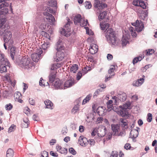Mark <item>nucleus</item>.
<instances>
[{
  "instance_id": "f704fd0d",
  "label": "nucleus",
  "mask_w": 157,
  "mask_h": 157,
  "mask_svg": "<svg viewBox=\"0 0 157 157\" xmlns=\"http://www.w3.org/2000/svg\"><path fill=\"white\" fill-rule=\"evenodd\" d=\"M51 45V43L48 41H46V42H44V43L42 45V47L44 50H45L47 48L49 47Z\"/></svg>"
},
{
  "instance_id": "dca6fc26",
  "label": "nucleus",
  "mask_w": 157,
  "mask_h": 157,
  "mask_svg": "<svg viewBox=\"0 0 157 157\" xmlns=\"http://www.w3.org/2000/svg\"><path fill=\"white\" fill-rule=\"evenodd\" d=\"M75 102L76 103V104L75 105L71 110L72 113L74 114H75L78 111H79V105L78 104L80 102L79 99H78L76 100Z\"/></svg>"
},
{
  "instance_id": "7c9ffc66",
  "label": "nucleus",
  "mask_w": 157,
  "mask_h": 157,
  "mask_svg": "<svg viewBox=\"0 0 157 157\" xmlns=\"http://www.w3.org/2000/svg\"><path fill=\"white\" fill-rule=\"evenodd\" d=\"M14 155L13 150L11 148L9 149L7 151L6 157H13Z\"/></svg>"
},
{
  "instance_id": "f3484780",
  "label": "nucleus",
  "mask_w": 157,
  "mask_h": 157,
  "mask_svg": "<svg viewBox=\"0 0 157 157\" xmlns=\"http://www.w3.org/2000/svg\"><path fill=\"white\" fill-rule=\"evenodd\" d=\"M10 66V62L7 59L4 58L3 56L0 60V66Z\"/></svg>"
},
{
  "instance_id": "72a5a7b5",
  "label": "nucleus",
  "mask_w": 157,
  "mask_h": 157,
  "mask_svg": "<svg viewBox=\"0 0 157 157\" xmlns=\"http://www.w3.org/2000/svg\"><path fill=\"white\" fill-rule=\"evenodd\" d=\"M130 102H128L124 104L122 106L121 105L119 107L121 108L124 111H125L130 106Z\"/></svg>"
},
{
  "instance_id": "13d9d810",
  "label": "nucleus",
  "mask_w": 157,
  "mask_h": 157,
  "mask_svg": "<svg viewBox=\"0 0 157 157\" xmlns=\"http://www.w3.org/2000/svg\"><path fill=\"white\" fill-rule=\"evenodd\" d=\"M155 52L154 49H149L148 50L147 52V55H152Z\"/></svg>"
},
{
  "instance_id": "0eeeda50",
  "label": "nucleus",
  "mask_w": 157,
  "mask_h": 157,
  "mask_svg": "<svg viewBox=\"0 0 157 157\" xmlns=\"http://www.w3.org/2000/svg\"><path fill=\"white\" fill-rule=\"evenodd\" d=\"M94 6L95 8L100 10L107 7V5L105 4H103L100 2V0H94Z\"/></svg>"
},
{
  "instance_id": "2f4dec72",
  "label": "nucleus",
  "mask_w": 157,
  "mask_h": 157,
  "mask_svg": "<svg viewBox=\"0 0 157 157\" xmlns=\"http://www.w3.org/2000/svg\"><path fill=\"white\" fill-rule=\"evenodd\" d=\"M133 132L135 133V134H133L132 135V137H131L132 139L136 138L138 136V130H136L135 129H134L132 130L130 133V135H131L132 132Z\"/></svg>"
},
{
  "instance_id": "9b49d317",
  "label": "nucleus",
  "mask_w": 157,
  "mask_h": 157,
  "mask_svg": "<svg viewBox=\"0 0 157 157\" xmlns=\"http://www.w3.org/2000/svg\"><path fill=\"white\" fill-rule=\"evenodd\" d=\"M43 14L45 16H46V19L52 25H54L55 19L54 16L51 14L46 12H44Z\"/></svg>"
},
{
  "instance_id": "a878e982",
  "label": "nucleus",
  "mask_w": 157,
  "mask_h": 157,
  "mask_svg": "<svg viewBox=\"0 0 157 157\" xmlns=\"http://www.w3.org/2000/svg\"><path fill=\"white\" fill-rule=\"evenodd\" d=\"M111 127L113 131L115 132V134H117L119 127L118 124H112L111 125Z\"/></svg>"
},
{
  "instance_id": "864d4df0",
  "label": "nucleus",
  "mask_w": 157,
  "mask_h": 157,
  "mask_svg": "<svg viewBox=\"0 0 157 157\" xmlns=\"http://www.w3.org/2000/svg\"><path fill=\"white\" fill-rule=\"evenodd\" d=\"M69 151L73 155H75L76 154V151L72 147H71L69 149Z\"/></svg>"
},
{
  "instance_id": "6e6d98bb",
  "label": "nucleus",
  "mask_w": 157,
  "mask_h": 157,
  "mask_svg": "<svg viewBox=\"0 0 157 157\" xmlns=\"http://www.w3.org/2000/svg\"><path fill=\"white\" fill-rule=\"evenodd\" d=\"M61 154H66L67 152V150L65 148H62L59 151Z\"/></svg>"
},
{
  "instance_id": "bb28decb",
  "label": "nucleus",
  "mask_w": 157,
  "mask_h": 157,
  "mask_svg": "<svg viewBox=\"0 0 157 157\" xmlns=\"http://www.w3.org/2000/svg\"><path fill=\"white\" fill-rule=\"evenodd\" d=\"M79 23L81 26L82 27L86 26L89 25L88 20H86L85 21V19L83 18H82Z\"/></svg>"
},
{
  "instance_id": "412c9836",
  "label": "nucleus",
  "mask_w": 157,
  "mask_h": 157,
  "mask_svg": "<svg viewBox=\"0 0 157 157\" xmlns=\"http://www.w3.org/2000/svg\"><path fill=\"white\" fill-rule=\"evenodd\" d=\"M44 103L46 105V108L49 109H53V108L52 107L53 104L49 100H46L44 101Z\"/></svg>"
},
{
  "instance_id": "79ce46f5",
  "label": "nucleus",
  "mask_w": 157,
  "mask_h": 157,
  "mask_svg": "<svg viewBox=\"0 0 157 157\" xmlns=\"http://www.w3.org/2000/svg\"><path fill=\"white\" fill-rule=\"evenodd\" d=\"M139 5L143 9H146V6L145 3L142 0L140 1L139 2Z\"/></svg>"
},
{
  "instance_id": "c9c22d12",
  "label": "nucleus",
  "mask_w": 157,
  "mask_h": 157,
  "mask_svg": "<svg viewBox=\"0 0 157 157\" xmlns=\"http://www.w3.org/2000/svg\"><path fill=\"white\" fill-rule=\"evenodd\" d=\"M92 96V95L91 94H90L87 95L86 98L83 100L82 104H85L87 102L89 101L90 100Z\"/></svg>"
},
{
  "instance_id": "c85d7f7f",
  "label": "nucleus",
  "mask_w": 157,
  "mask_h": 157,
  "mask_svg": "<svg viewBox=\"0 0 157 157\" xmlns=\"http://www.w3.org/2000/svg\"><path fill=\"white\" fill-rule=\"evenodd\" d=\"M100 26L101 29L104 30L105 29H107L109 26V24L107 23H104L101 22L100 23Z\"/></svg>"
},
{
  "instance_id": "9d476101",
  "label": "nucleus",
  "mask_w": 157,
  "mask_h": 157,
  "mask_svg": "<svg viewBox=\"0 0 157 157\" xmlns=\"http://www.w3.org/2000/svg\"><path fill=\"white\" fill-rule=\"evenodd\" d=\"M43 51L41 49L39 51L38 53H33L31 55V58L35 62H37L39 59L40 56L42 53Z\"/></svg>"
},
{
  "instance_id": "e2e57ef3",
  "label": "nucleus",
  "mask_w": 157,
  "mask_h": 157,
  "mask_svg": "<svg viewBox=\"0 0 157 157\" xmlns=\"http://www.w3.org/2000/svg\"><path fill=\"white\" fill-rule=\"evenodd\" d=\"M16 126L14 125L13 124H12L11 125L10 127L8 129V132L10 133L13 131V129H14V127H15Z\"/></svg>"
},
{
  "instance_id": "423d86ee",
  "label": "nucleus",
  "mask_w": 157,
  "mask_h": 157,
  "mask_svg": "<svg viewBox=\"0 0 157 157\" xmlns=\"http://www.w3.org/2000/svg\"><path fill=\"white\" fill-rule=\"evenodd\" d=\"M65 51H57L55 57V60L56 62H58L62 61L65 56L64 53Z\"/></svg>"
},
{
  "instance_id": "774afa93",
  "label": "nucleus",
  "mask_w": 157,
  "mask_h": 157,
  "mask_svg": "<svg viewBox=\"0 0 157 157\" xmlns=\"http://www.w3.org/2000/svg\"><path fill=\"white\" fill-rule=\"evenodd\" d=\"M107 58L108 60H110L112 59L113 58V56L111 54H108L107 55Z\"/></svg>"
},
{
  "instance_id": "393cba45",
  "label": "nucleus",
  "mask_w": 157,
  "mask_h": 157,
  "mask_svg": "<svg viewBox=\"0 0 157 157\" xmlns=\"http://www.w3.org/2000/svg\"><path fill=\"white\" fill-rule=\"evenodd\" d=\"M12 34L10 31H6L4 33V38L3 39H10L11 38Z\"/></svg>"
},
{
  "instance_id": "603ef678",
  "label": "nucleus",
  "mask_w": 157,
  "mask_h": 157,
  "mask_svg": "<svg viewBox=\"0 0 157 157\" xmlns=\"http://www.w3.org/2000/svg\"><path fill=\"white\" fill-rule=\"evenodd\" d=\"M118 152L117 151H113L111 154L110 157H117Z\"/></svg>"
},
{
  "instance_id": "a19ab883",
  "label": "nucleus",
  "mask_w": 157,
  "mask_h": 157,
  "mask_svg": "<svg viewBox=\"0 0 157 157\" xmlns=\"http://www.w3.org/2000/svg\"><path fill=\"white\" fill-rule=\"evenodd\" d=\"M142 59V58L140 56H139L135 58L133 60L132 63L134 65L137 63L139 61H140Z\"/></svg>"
},
{
  "instance_id": "473e14b6",
  "label": "nucleus",
  "mask_w": 157,
  "mask_h": 157,
  "mask_svg": "<svg viewBox=\"0 0 157 157\" xmlns=\"http://www.w3.org/2000/svg\"><path fill=\"white\" fill-rule=\"evenodd\" d=\"M83 136H82V138L81 139H82L81 140L82 141V144H81L80 145L82 146H86L87 144V142L89 143V140H87V139L85 137H82Z\"/></svg>"
},
{
  "instance_id": "39448f33",
  "label": "nucleus",
  "mask_w": 157,
  "mask_h": 157,
  "mask_svg": "<svg viewBox=\"0 0 157 157\" xmlns=\"http://www.w3.org/2000/svg\"><path fill=\"white\" fill-rule=\"evenodd\" d=\"M94 107L95 105L92 106L93 110L94 111V112L96 113L99 116H103L105 114L106 110L105 109V107L102 106L98 107L95 112Z\"/></svg>"
},
{
  "instance_id": "58836bf2",
  "label": "nucleus",
  "mask_w": 157,
  "mask_h": 157,
  "mask_svg": "<svg viewBox=\"0 0 157 157\" xmlns=\"http://www.w3.org/2000/svg\"><path fill=\"white\" fill-rule=\"evenodd\" d=\"M78 65L77 64H75L71 67V71L73 72V73H75L77 70L78 69Z\"/></svg>"
},
{
  "instance_id": "69168bd1",
  "label": "nucleus",
  "mask_w": 157,
  "mask_h": 157,
  "mask_svg": "<svg viewBox=\"0 0 157 157\" xmlns=\"http://www.w3.org/2000/svg\"><path fill=\"white\" fill-rule=\"evenodd\" d=\"M29 102L30 104L32 105H34L35 104V101L32 98H29Z\"/></svg>"
},
{
  "instance_id": "f8f14e48",
  "label": "nucleus",
  "mask_w": 157,
  "mask_h": 157,
  "mask_svg": "<svg viewBox=\"0 0 157 157\" xmlns=\"http://www.w3.org/2000/svg\"><path fill=\"white\" fill-rule=\"evenodd\" d=\"M89 50L92 54H94L98 51V46L96 44H92L90 45Z\"/></svg>"
},
{
  "instance_id": "aec40b11",
  "label": "nucleus",
  "mask_w": 157,
  "mask_h": 157,
  "mask_svg": "<svg viewBox=\"0 0 157 157\" xmlns=\"http://www.w3.org/2000/svg\"><path fill=\"white\" fill-rule=\"evenodd\" d=\"M4 42L6 44L8 48H10L16 45V42L13 40H4Z\"/></svg>"
},
{
  "instance_id": "4468645a",
  "label": "nucleus",
  "mask_w": 157,
  "mask_h": 157,
  "mask_svg": "<svg viewBox=\"0 0 157 157\" xmlns=\"http://www.w3.org/2000/svg\"><path fill=\"white\" fill-rule=\"evenodd\" d=\"M74 80L69 79L66 81L63 85V89L71 87L74 84Z\"/></svg>"
},
{
  "instance_id": "4d7b16f0",
  "label": "nucleus",
  "mask_w": 157,
  "mask_h": 157,
  "mask_svg": "<svg viewBox=\"0 0 157 157\" xmlns=\"http://www.w3.org/2000/svg\"><path fill=\"white\" fill-rule=\"evenodd\" d=\"M101 90L97 89L94 93L93 97L94 98H95V97H96L100 93V91H102V90Z\"/></svg>"
},
{
  "instance_id": "2eb2a0df",
  "label": "nucleus",
  "mask_w": 157,
  "mask_h": 157,
  "mask_svg": "<svg viewBox=\"0 0 157 157\" xmlns=\"http://www.w3.org/2000/svg\"><path fill=\"white\" fill-rule=\"evenodd\" d=\"M107 42L112 47L119 45L121 43L120 40H107Z\"/></svg>"
},
{
  "instance_id": "c756f323",
  "label": "nucleus",
  "mask_w": 157,
  "mask_h": 157,
  "mask_svg": "<svg viewBox=\"0 0 157 157\" xmlns=\"http://www.w3.org/2000/svg\"><path fill=\"white\" fill-rule=\"evenodd\" d=\"M10 66H0V72L3 73L7 71L8 68H9Z\"/></svg>"
},
{
  "instance_id": "4be33fe9",
  "label": "nucleus",
  "mask_w": 157,
  "mask_h": 157,
  "mask_svg": "<svg viewBox=\"0 0 157 157\" xmlns=\"http://www.w3.org/2000/svg\"><path fill=\"white\" fill-rule=\"evenodd\" d=\"M45 38H47L48 39H50V36L47 33L44 31H42L40 33V35L39 38L44 39Z\"/></svg>"
},
{
  "instance_id": "09e8293b",
  "label": "nucleus",
  "mask_w": 157,
  "mask_h": 157,
  "mask_svg": "<svg viewBox=\"0 0 157 157\" xmlns=\"http://www.w3.org/2000/svg\"><path fill=\"white\" fill-rule=\"evenodd\" d=\"M120 41L121 42L122 47L125 46L127 44H129V42L128 40H121Z\"/></svg>"
},
{
  "instance_id": "de8ad7c7",
  "label": "nucleus",
  "mask_w": 157,
  "mask_h": 157,
  "mask_svg": "<svg viewBox=\"0 0 157 157\" xmlns=\"http://www.w3.org/2000/svg\"><path fill=\"white\" fill-rule=\"evenodd\" d=\"M5 21V19L0 17V29L2 27Z\"/></svg>"
},
{
  "instance_id": "5701e85b",
  "label": "nucleus",
  "mask_w": 157,
  "mask_h": 157,
  "mask_svg": "<svg viewBox=\"0 0 157 157\" xmlns=\"http://www.w3.org/2000/svg\"><path fill=\"white\" fill-rule=\"evenodd\" d=\"M82 18L81 17V15L80 14L76 15L74 18V23L76 25L78 23H79Z\"/></svg>"
},
{
  "instance_id": "a18cd8bd",
  "label": "nucleus",
  "mask_w": 157,
  "mask_h": 157,
  "mask_svg": "<svg viewBox=\"0 0 157 157\" xmlns=\"http://www.w3.org/2000/svg\"><path fill=\"white\" fill-rule=\"evenodd\" d=\"M152 119V114L150 113H148L147 114V120L148 122H150Z\"/></svg>"
},
{
  "instance_id": "ea45409f",
  "label": "nucleus",
  "mask_w": 157,
  "mask_h": 157,
  "mask_svg": "<svg viewBox=\"0 0 157 157\" xmlns=\"http://www.w3.org/2000/svg\"><path fill=\"white\" fill-rule=\"evenodd\" d=\"M8 12V9L7 8L2 9L0 11V16L2 15H5Z\"/></svg>"
},
{
  "instance_id": "b1692460",
  "label": "nucleus",
  "mask_w": 157,
  "mask_h": 157,
  "mask_svg": "<svg viewBox=\"0 0 157 157\" xmlns=\"http://www.w3.org/2000/svg\"><path fill=\"white\" fill-rule=\"evenodd\" d=\"M10 49V56L13 60L14 59V55L16 51V47L15 46L11 47Z\"/></svg>"
},
{
  "instance_id": "5fc2aeb1",
  "label": "nucleus",
  "mask_w": 157,
  "mask_h": 157,
  "mask_svg": "<svg viewBox=\"0 0 157 157\" xmlns=\"http://www.w3.org/2000/svg\"><path fill=\"white\" fill-rule=\"evenodd\" d=\"M9 5V4L8 3L5 2L0 5V9H2L5 7L8 6Z\"/></svg>"
},
{
  "instance_id": "680f3d73",
  "label": "nucleus",
  "mask_w": 157,
  "mask_h": 157,
  "mask_svg": "<svg viewBox=\"0 0 157 157\" xmlns=\"http://www.w3.org/2000/svg\"><path fill=\"white\" fill-rule=\"evenodd\" d=\"M67 129L66 127H63L61 131V132L63 135H65L67 132Z\"/></svg>"
},
{
  "instance_id": "e433bc0d",
  "label": "nucleus",
  "mask_w": 157,
  "mask_h": 157,
  "mask_svg": "<svg viewBox=\"0 0 157 157\" xmlns=\"http://www.w3.org/2000/svg\"><path fill=\"white\" fill-rule=\"evenodd\" d=\"M48 5L51 7H56L57 6V2L56 0H52L49 1Z\"/></svg>"
},
{
  "instance_id": "20e7f679",
  "label": "nucleus",
  "mask_w": 157,
  "mask_h": 157,
  "mask_svg": "<svg viewBox=\"0 0 157 157\" xmlns=\"http://www.w3.org/2000/svg\"><path fill=\"white\" fill-rule=\"evenodd\" d=\"M132 25L135 27L136 31L138 32L141 31L144 28L143 23L138 20L135 22L132 23Z\"/></svg>"
},
{
  "instance_id": "1a4fd4ad",
  "label": "nucleus",
  "mask_w": 157,
  "mask_h": 157,
  "mask_svg": "<svg viewBox=\"0 0 157 157\" xmlns=\"http://www.w3.org/2000/svg\"><path fill=\"white\" fill-rule=\"evenodd\" d=\"M65 44L61 40H58L56 44V49L57 51H64Z\"/></svg>"
},
{
  "instance_id": "37998d69",
  "label": "nucleus",
  "mask_w": 157,
  "mask_h": 157,
  "mask_svg": "<svg viewBox=\"0 0 157 157\" xmlns=\"http://www.w3.org/2000/svg\"><path fill=\"white\" fill-rule=\"evenodd\" d=\"M117 113L119 115H120L122 117H124L125 115H124V111L121 108L120 109H118L116 111Z\"/></svg>"
},
{
  "instance_id": "cd10ccee",
  "label": "nucleus",
  "mask_w": 157,
  "mask_h": 157,
  "mask_svg": "<svg viewBox=\"0 0 157 157\" xmlns=\"http://www.w3.org/2000/svg\"><path fill=\"white\" fill-rule=\"evenodd\" d=\"M23 121L25 123H22L21 124V127L24 128H27L29 124V120L27 118H25L23 119Z\"/></svg>"
},
{
  "instance_id": "052dcab7",
  "label": "nucleus",
  "mask_w": 157,
  "mask_h": 157,
  "mask_svg": "<svg viewBox=\"0 0 157 157\" xmlns=\"http://www.w3.org/2000/svg\"><path fill=\"white\" fill-rule=\"evenodd\" d=\"M82 76V74L80 71H79L77 74V79L79 80Z\"/></svg>"
},
{
  "instance_id": "8fccbe9b",
  "label": "nucleus",
  "mask_w": 157,
  "mask_h": 157,
  "mask_svg": "<svg viewBox=\"0 0 157 157\" xmlns=\"http://www.w3.org/2000/svg\"><path fill=\"white\" fill-rule=\"evenodd\" d=\"M41 157H48V152L45 151H44L41 152Z\"/></svg>"
},
{
  "instance_id": "bf43d9fd",
  "label": "nucleus",
  "mask_w": 157,
  "mask_h": 157,
  "mask_svg": "<svg viewBox=\"0 0 157 157\" xmlns=\"http://www.w3.org/2000/svg\"><path fill=\"white\" fill-rule=\"evenodd\" d=\"M115 68H111L108 71V74L111 75H114V70Z\"/></svg>"
},
{
  "instance_id": "7ed1b4c3",
  "label": "nucleus",
  "mask_w": 157,
  "mask_h": 157,
  "mask_svg": "<svg viewBox=\"0 0 157 157\" xmlns=\"http://www.w3.org/2000/svg\"><path fill=\"white\" fill-rule=\"evenodd\" d=\"M67 20V23L65 25L63 28H62L60 30L61 34L66 36H68L70 35V32L71 30L70 25L72 23L70 19H68Z\"/></svg>"
},
{
  "instance_id": "0e129e2a",
  "label": "nucleus",
  "mask_w": 157,
  "mask_h": 157,
  "mask_svg": "<svg viewBox=\"0 0 157 157\" xmlns=\"http://www.w3.org/2000/svg\"><path fill=\"white\" fill-rule=\"evenodd\" d=\"M33 120L37 121H39L40 119L36 114H34L33 116Z\"/></svg>"
},
{
  "instance_id": "f257e3e1",
  "label": "nucleus",
  "mask_w": 157,
  "mask_h": 157,
  "mask_svg": "<svg viewBox=\"0 0 157 157\" xmlns=\"http://www.w3.org/2000/svg\"><path fill=\"white\" fill-rule=\"evenodd\" d=\"M56 74L54 73H51L49 76V82L52 83V86L55 89H63V82L58 78L56 79Z\"/></svg>"
},
{
  "instance_id": "4c0bfd02",
  "label": "nucleus",
  "mask_w": 157,
  "mask_h": 157,
  "mask_svg": "<svg viewBox=\"0 0 157 157\" xmlns=\"http://www.w3.org/2000/svg\"><path fill=\"white\" fill-rule=\"evenodd\" d=\"M107 14L106 12L104 11L101 13H100L98 18L100 21H101L106 16Z\"/></svg>"
},
{
  "instance_id": "6ab92c4d",
  "label": "nucleus",
  "mask_w": 157,
  "mask_h": 157,
  "mask_svg": "<svg viewBox=\"0 0 157 157\" xmlns=\"http://www.w3.org/2000/svg\"><path fill=\"white\" fill-rule=\"evenodd\" d=\"M120 124L123 128H124L125 129H126L128 128L127 121L126 119H121L120 120Z\"/></svg>"
},
{
  "instance_id": "c03bdc74",
  "label": "nucleus",
  "mask_w": 157,
  "mask_h": 157,
  "mask_svg": "<svg viewBox=\"0 0 157 157\" xmlns=\"http://www.w3.org/2000/svg\"><path fill=\"white\" fill-rule=\"evenodd\" d=\"M13 106L11 103H9L6 105L5 106V108L7 110H10L13 108Z\"/></svg>"
},
{
  "instance_id": "49530a36",
  "label": "nucleus",
  "mask_w": 157,
  "mask_h": 157,
  "mask_svg": "<svg viewBox=\"0 0 157 157\" xmlns=\"http://www.w3.org/2000/svg\"><path fill=\"white\" fill-rule=\"evenodd\" d=\"M85 7L86 9H90L91 8L92 5L90 2L86 1L85 2Z\"/></svg>"
},
{
  "instance_id": "f03ea898",
  "label": "nucleus",
  "mask_w": 157,
  "mask_h": 157,
  "mask_svg": "<svg viewBox=\"0 0 157 157\" xmlns=\"http://www.w3.org/2000/svg\"><path fill=\"white\" fill-rule=\"evenodd\" d=\"M31 61V60L30 58L26 57L22 58L20 60L19 59L16 61V62L21 67L27 69L30 68L32 67V65Z\"/></svg>"
},
{
  "instance_id": "338daca9",
  "label": "nucleus",
  "mask_w": 157,
  "mask_h": 157,
  "mask_svg": "<svg viewBox=\"0 0 157 157\" xmlns=\"http://www.w3.org/2000/svg\"><path fill=\"white\" fill-rule=\"evenodd\" d=\"M50 154L53 157H57L58 156V155L57 153H54L53 151H50Z\"/></svg>"
},
{
  "instance_id": "ddd939ff",
  "label": "nucleus",
  "mask_w": 157,
  "mask_h": 157,
  "mask_svg": "<svg viewBox=\"0 0 157 157\" xmlns=\"http://www.w3.org/2000/svg\"><path fill=\"white\" fill-rule=\"evenodd\" d=\"M118 101L120 100V101H124L126 100L127 98L126 94L123 92H120L117 95Z\"/></svg>"
},
{
  "instance_id": "3c124183",
  "label": "nucleus",
  "mask_w": 157,
  "mask_h": 157,
  "mask_svg": "<svg viewBox=\"0 0 157 157\" xmlns=\"http://www.w3.org/2000/svg\"><path fill=\"white\" fill-rule=\"evenodd\" d=\"M133 85L134 86L137 87L141 86V83L137 80L136 81L133 82Z\"/></svg>"
},
{
  "instance_id": "a211bd4d",
  "label": "nucleus",
  "mask_w": 157,
  "mask_h": 157,
  "mask_svg": "<svg viewBox=\"0 0 157 157\" xmlns=\"http://www.w3.org/2000/svg\"><path fill=\"white\" fill-rule=\"evenodd\" d=\"M39 28L41 29V30H45L46 31L48 30V33L51 34L52 33V28H49L48 29V25L44 24H41L39 26Z\"/></svg>"
},
{
  "instance_id": "6e6552de",
  "label": "nucleus",
  "mask_w": 157,
  "mask_h": 157,
  "mask_svg": "<svg viewBox=\"0 0 157 157\" xmlns=\"http://www.w3.org/2000/svg\"><path fill=\"white\" fill-rule=\"evenodd\" d=\"M115 32L112 29L110 28L107 30L105 35V37L107 39H115Z\"/></svg>"
}]
</instances>
